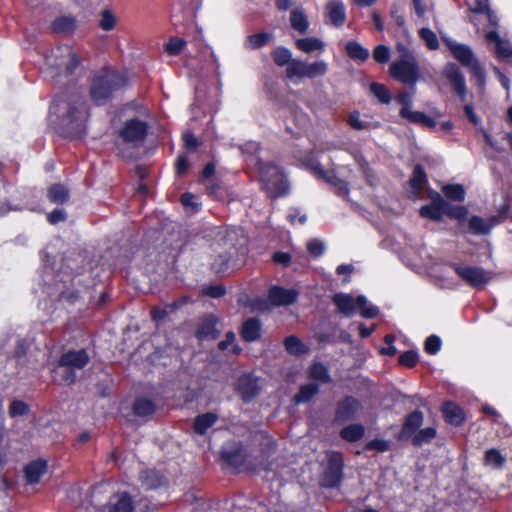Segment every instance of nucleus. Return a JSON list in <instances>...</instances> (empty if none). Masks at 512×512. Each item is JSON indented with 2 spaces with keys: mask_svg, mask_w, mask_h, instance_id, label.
I'll return each instance as SVG.
<instances>
[{
  "mask_svg": "<svg viewBox=\"0 0 512 512\" xmlns=\"http://www.w3.org/2000/svg\"><path fill=\"white\" fill-rule=\"evenodd\" d=\"M344 456L339 451H329L326 454V463L320 478V485L323 488H337L344 477Z\"/></svg>",
  "mask_w": 512,
  "mask_h": 512,
  "instance_id": "nucleus-7",
  "label": "nucleus"
},
{
  "mask_svg": "<svg viewBox=\"0 0 512 512\" xmlns=\"http://www.w3.org/2000/svg\"><path fill=\"white\" fill-rule=\"evenodd\" d=\"M308 376L310 379L322 384L332 382L328 368L321 362H315L309 367Z\"/></svg>",
  "mask_w": 512,
  "mask_h": 512,
  "instance_id": "nucleus-37",
  "label": "nucleus"
},
{
  "mask_svg": "<svg viewBox=\"0 0 512 512\" xmlns=\"http://www.w3.org/2000/svg\"><path fill=\"white\" fill-rule=\"evenodd\" d=\"M390 76L405 85L414 86L421 78L417 60L397 59L389 67Z\"/></svg>",
  "mask_w": 512,
  "mask_h": 512,
  "instance_id": "nucleus-8",
  "label": "nucleus"
},
{
  "mask_svg": "<svg viewBox=\"0 0 512 512\" xmlns=\"http://www.w3.org/2000/svg\"><path fill=\"white\" fill-rule=\"evenodd\" d=\"M190 163L186 155H180L177 157L175 163V173L178 177H183L187 174Z\"/></svg>",
  "mask_w": 512,
  "mask_h": 512,
  "instance_id": "nucleus-60",
  "label": "nucleus"
},
{
  "mask_svg": "<svg viewBox=\"0 0 512 512\" xmlns=\"http://www.w3.org/2000/svg\"><path fill=\"white\" fill-rule=\"evenodd\" d=\"M372 56L378 64H386L391 57L390 48L385 44H379L373 49Z\"/></svg>",
  "mask_w": 512,
  "mask_h": 512,
  "instance_id": "nucleus-51",
  "label": "nucleus"
},
{
  "mask_svg": "<svg viewBox=\"0 0 512 512\" xmlns=\"http://www.w3.org/2000/svg\"><path fill=\"white\" fill-rule=\"evenodd\" d=\"M262 326L258 317H249L242 322L239 335L247 343L258 341L262 336Z\"/></svg>",
  "mask_w": 512,
  "mask_h": 512,
  "instance_id": "nucleus-21",
  "label": "nucleus"
},
{
  "mask_svg": "<svg viewBox=\"0 0 512 512\" xmlns=\"http://www.w3.org/2000/svg\"><path fill=\"white\" fill-rule=\"evenodd\" d=\"M424 422V414L419 409L410 412L405 418L400 431L395 438L402 442L411 440L415 447L430 443L437 435L434 427L420 429Z\"/></svg>",
  "mask_w": 512,
  "mask_h": 512,
  "instance_id": "nucleus-6",
  "label": "nucleus"
},
{
  "mask_svg": "<svg viewBox=\"0 0 512 512\" xmlns=\"http://www.w3.org/2000/svg\"><path fill=\"white\" fill-rule=\"evenodd\" d=\"M117 24V18L110 9H104L100 13L98 26L101 30L109 32L112 31Z\"/></svg>",
  "mask_w": 512,
  "mask_h": 512,
  "instance_id": "nucleus-45",
  "label": "nucleus"
},
{
  "mask_svg": "<svg viewBox=\"0 0 512 512\" xmlns=\"http://www.w3.org/2000/svg\"><path fill=\"white\" fill-rule=\"evenodd\" d=\"M295 46L304 53H312L314 51L323 50L324 43L316 37H306L297 39Z\"/></svg>",
  "mask_w": 512,
  "mask_h": 512,
  "instance_id": "nucleus-41",
  "label": "nucleus"
},
{
  "mask_svg": "<svg viewBox=\"0 0 512 512\" xmlns=\"http://www.w3.org/2000/svg\"><path fill=\"white\" fill-rule=\"evenodd\" d=\"M419 37L425 42L428 49L437 50L439 48L438 37L430 28H421L419 30Z\"/></svg>",
  "mask_w": 512,
  "mask_h": 512,
  "instance_id": "nucleus-49",
  "label": "nucleus"
},
{
  "mask_svg": "<svg viewBox=\"0 0 512 512\" xmlns=\"http://www.w3.org/2000/svg\"><path fill=\"white\" fill-rule=\"evenodd\" d=\"M444 421L452 426L459 427L466 421L464 409L456 402L447 400L440 407Z\"/></svg>",
  "mask_w": 512,
  "mask_h": 512,
  "instance_id": "nucleus-18",
  "label": "nucleus"
},
{
  "mask_svg": "<svg viewBox=\"0 0 512 512\" xmlns=\"http://www.w3.org/2000/svg\"><path fill=\"white\" fill-rule=\"evenodd\" d=\"M332 302L336 305L338 311L344 315L350 316L355 311V299L350 294L336 293L332 297Z\"/></svg>",
  "mask_w": 512,
  "mask_h": 512,
  "instance_id": "nucleus-33",
  "label": "nucleus"
},
{
  "mask_svg": "<svg viewBox=\"0 0 512 512\" xmlns=\"http://www.w3.org/2000/svg\"><path fill=\"white\" fill-rule=\"evenodd\" d=\"M148 131L149 125L146 121L133 117L127 119L116 133L123 143L137 144L147 138Z\"/></svg>",
  "mask_w": 512,
  "mask_h": 512,
  "instance_id": "nucleus-9",
  "label": "nucleus"
},
{
  "mask_svg": "<svg viewBox=\"0 0 512 512\" xmlns=\"http://www.w3.org/2000/svg\"><path fill=\"white\" fill-rule=\"evenodd\" d=\"M55 380L67 386L73 385L77 380L76 371L69 367H58L54 371Z\"/></svg>",
  "mask_w": 512,
  "mask_h": 512,
  "instance_id": "nucleus-42",
  "label": "nucleus"
},
{
  "mask_svg": "<svg viewBox=\"0 0 512 512\" xmlns=\"http://www.w3.org/2000/svg\"><path fill=\"white\" fill-rule=\"evenodd\" d=\"M47 471V462L37 459L28 463L24 468L25 479L28 484H37Z\"/></svg>",
  "mask_w": 512,
  "mask_h": 512,
  "instance_id": "nucleus-25",
  "label": "nucleus"
},
{
  "mask_svg": "<svg viewBox=\"0 0 512 512\" xmlns=\"http://www.w3.org/2000/svg\"><path fill=\"white\" fill-rule=\"evenodd\" d=\"M500 223V216H490L488 219H483L481 216L472 215L469 219L466 218L462 230L459 227L458 229L462 234L488 235Z\"/></svg>",
  "mask_w": 512,
  "mask_h": 512,
  "instance_id": "nucleus-12",
  "label": "nucleus"
},
{
  "mask_svg": "<svg viewBox=\"0 0 512 512\" xmlns=\"http://www.w3.org/2000/svg\"><path fill=\"white\" fill-rule=\"evenodd\" d=\"M221 460L230 467L240 468L246 461V450L241 442H235L231 447L223 448Z\"/></svg>",
  "mask_w": 512,
  "mask_h": 512,
  "instance_id": "nucleus-19",
  "label": "nucleus"
},
{
  "mask_svg": "<svg viewBox=\"0 0 512 512\" xmlns=\"http://www.w3.org/2000/svg\"><path fill=\"white\" fill-rule=\"evenodd\" d=\"M271 57L277 67H286L285 77L293 82L304 78L323 77L328 72V64L323 60L305 62L292 57V52L285 46H277Z\"/></svg>",
  "mask_w": 512,
  "mask_h": 512,
  "instance_id": "nucleus-3",
  "label": "nucleus"
},
{
  "mask_svg": "<svg viewBox=\"0 0 512 512\" xmlns=\"http://www.w3.org/2000/svg\"><path fill=\"white\" fill-rule=\"evenodd\" d=\"M495 55L497 58L501 60L510 59L512 58V47L509 45L508 42L501 40L495 46Z\"/></svg>",
  "mask_w": 512,
  "mask_h": 512,
  "instance_id": "nucleus-58",
  "label": "nucleus"
},
{
  "mask_svg": "<svg viewBox=\"0 0 512 512\" xmlns=\"http://www.w3.org/2000/svg\"><path fill=\"white\" fill-rule=\"evenodd\" d=\"M273 40V34L270 32H259L250 34L246 37L245 47L249 50L261 49Z\"/></svg>",
  "mask_w": 512,
  "mask_h": 512,
  "instance_id": "nucleus-36",
  "label": "nucleus"
},
{
  "mask_svg": "<svg viewBox=\"0 0 512 512\" xmlns=\"http://www.w3.org/2000/svg\"><path fill=\"white\" fill-rule=\"evenodd\" d=\"M449 267L470 287L483 288L491 279L489 272L477 266H464L451 262Z\"/></svg>",
  "mask_w": 512,
  "mask_h": 512,
  "instance_id": "nucleus-10",
  "label": "nucleus"
},
{
  "mask_svg": "<svg viewBox=\"0 0 512 512\" xmlns=\"http://www.w3.org/2000/svg\"><path fill=\"white\" fill-rule=\"evenodd\" d=\"M177 308L178 304L176 302H172L165 307L155 306L151 309L150 312L151 319L156 323H160L168 316L170 312L175 311Z\"/></svg>",
  "mask_w": 512,
  "mask_h": 512,
  "instance_id": "nucleus-47",
  "label": "nucleus"
},
{
  "mask_svg": "<svg viewBox=\"0 0 512 512\" xmlns=\"http://www.w3.org/2000/svg\"><path fill=\"white\" fill-rule=\"evenodd\" d=\"M236 392L244 402L252 401L260 392L257 379L250 374L240 376L237 381Z\"/></svg>",
  "mask_w": 512,
  "mask_h": 512,
  "instance_id": "nucleus-20",
  "label": "nucleus"
},
{
  "mask_svg": "<svg viewBox=\"0 0 512 512\" xmlns=\"http://www.w3.org/2000/svg\"><path fill=\"white\" fill-rule=\"evenodd\" d=\"M370 91L381 103L389 104L391 102V94L384 84L373 82L370 84Z\"/></svg>",
  "mask_w": 512,
  "mask_h": 512,
  "instance_id": "nucleus-48",
  "label": "nucleus"
},
{
  "mask_svg": "<svg viewBox=\"0 0 512 512\" xmlns=\"http://www.w3.org/2000/svg\"><path fill=\"white\" fill-rule=\"evenodd\" d=\"M441 191L447 201L463 202L466 197V191L462 184H445Z\"/></svg>",
  "mask_w": 512,
  "mask_h": 512,
  "instance_id": "nucleus-38",
  "label": "nucleus"
},
{
  "mask_svg": "<svg viewBox=\"0 0 512 512\" xmlns=\"http://www.w3.org/2000/svg\"><path fill=\"white\" fill-rule=\"evenodd\" d=\"M428 184V175L421 164H416L409 179V186L415 195H419Z\"/></svg>",
  "mask_w": 512,
  "mask_h": 512,
  "instance_id": "nucleus-27",
  "label": "nucleus"
},
{
  "mask_svg": "<svg viewBox=\"0 0 512 512\" xmlns=\"http://www.w3.org/2000/svg\"><path fill=\"white\" fill-rule=\"evenodd\" d=\"M399 116L412 124H419L430 129H434L436 127V121L421 111H412L411 109L401 108Z\"/></svg>",
  "mask_w": 512,
  "mask_h": 512,
  "instance_id": "nucleus-23",
  "label": "nucleus"
},
{
  "mask_svg": "<svg viewBox=\"0 0 512 512\" xmlns=\"http://www.w3.org/2000/svg\"><path fill=\"white\" fill-rule=\"evenodd\" d=\"M390 448H391V446H390V442L388 440L379 439V438L372 439L364 445V450L376 451V452H380V453L387 452L390 450Z\"/></svg>",
  "mask_w": 512,
  "mask_h": 512,
  "instance_id": "nucleus-53",
  "label": "nucleus"
},
{
  "mask_svg": "<svg viewBox=\"0 0 512 512\" xmlns=\"http://www.w3.org/2000/svg\"><path fill=\"white\" fill-rule=\"evenodd\" d=\"M218 322L219 319L216 315L212 313L204 315L196 328V339L199 341L216 340L220 336V331L217 328Z\"/></svg>",
  "mask_w": 512,
  "mask_h": 512,
  "instance_id": "nucleus-16",
  "label": "nucleus"
},
{
  "mask_svg": "<svg viewBox=\"0 0 512 512\" xmlns=\"http://www.w3.org/2000/svg\"><path fill=\"white\" fill-rule=\"evenodd\" d=\"M442 75L450 83L453 92L460 100L465 101L467 87L465 77L460 67L456 63L448 62L443 68Z\"/></svg>",
  "mask_w": 512,
  "mask_h": 512,
  "instance_id": "nucleus-13",
  "label": "nucleus"
},
{
  "mask_svg": "<svg viewBox=\"0 0 512 512\" xmlns=\"http://www.w3.org/2000/svg\"><path fill=\"white\" fill-rule=\"evenodd\" d=\"M133 415L139 418H146L156 412V404L153 400L140 396L136 397L132 404Z\"/></svg>",
  "mask_w": 512,
  "mask_h": 512,
  "instance_id": "nucleus-29",
  "label": "nucleus"
},
{
  "mask_svg": "<svg viewBox=\"0 0 512 512\" xmlns=\"http://www.w3.org/2000/svg\"><path fill=\"white\" fill-rule=\"evenodd\" d=\"M319 390V385L316 383L301 385L298 393L293 396L294 404L299 405L310 402L319 393Z\"/></svg>",
  "mask_w": 512,
  "mask_h": 512,
  "instance_id": "nucleus-35",
  "label": "nucleus"
},
{
  "mask_svg": "<svg viewBox=\"0 0 512 512\" xmlns=\"http://www.w3.org/2000/svg\"><path fill=\"white\" fill-rule=\"evenodd\" d=\"M128 84L129 78L125 72L106 66L92 75L89 83V97L94 105L105 106Z\"/></svg>",
  "mask_w": 512,
  "mask_h": 512,
  "instance_id": "nucleus-2",
  "label": "nucleus"
},
{
  "mask_svg": "<svg viewBox=\"0 0 512 512\" xmlns=\"http://www.w3.org/2000/svg\"><path fill=\"white\" fill-rule=\"evenodd\" d=\"M186 45V41L179 37H171L169 42L165 45V51L169 55L176 56L180 54Z\"/></svg>",
  "mask_w": 512,
  "mask_h": 512,
  "instance_id": "nucleus-56",
  "label": "nucleus"
},
{
  "mask_svg": "<svg viewBox=\"0 0 512 512\" xmlns=\"http://www.w3.org/2000/svg\"><path fill=\"white\" fill-rule=\"evenodd\" d=\"M428 197L430 203L421 206L419 209V215L422 218L441 222L443 217L446 216L450 220H455L457 227L462 230V226L469 214V210L465 205L452 204L436 190H430Z\"/></svg>",
  "mask_w": 512,
  "mask_h": 512,
  "instance_id": "nucleus-4",
  "label": "nucleus"
},
{
  "mask_svg": "<svg viewBox=\"0 0 512 512\" xmlns=\"http://www.w3.org/2000/svg\"><path fill=\"white\" fill-rule=\"evenodd\" d=\"M348 123L351 126V128L358 131L365 130L368 127V125L360 119V114L358 111H353L352 113H350L348 117Z\"/></svg>",
  "mask_w": 512,
  "mask_h": 512,
  "instance_id": "nucleus-63",
  "label": "nucleus"
},
{
  "mask_svg": "<svg viewBox=\"0 0 512 512\" xmlns=\"http://www.w3.org/2000/svg\"><path fill=\"white\" fill-rule=\"evenodd\" d=\"M365 435V427L361 423H352L343 427L339 436L346 442L355 443L361 440Z\"/></svg>",
  "mask_w": 512,
  "mask_h": 512,
  "instance_id": "nucleus-32",
  "label": "nucleus"
},
{
  "mask_svg": "<svg viewBox=\"0 0 512 512\" xmlns=\"http://www.w3.org/2000/svg\"><path fill=\"white\" fill-rule=\"evenodd\" d=\"M255 167L261 189L271 199L286 197L290 194V182L284 169L272 161L258 159Z\"/></svg>",
  "mask_w": 512,
  "mask_h": 512,
  "instance_id": "nucleus-5",
  "label": "nucleus"
},
{
  "mask_svg": "<svg viewBox=\"0 0 512 512\" xmlns=\"http://www.w3.org/2000/svg\"><path fill=\"white\" fill-rule=\"evenodd\" d=\"M290 24L291 27L300 34H305L309 28V21L306 14L303 10L298 8L290 12Z\"/></svg>",
  "mask_w": 512,
  "mask_h": 512,
  "instance_id": "nucleus-39",
  "label": "nucleus"
},
{
  "mask_svg": "<svg viewBox=\"0 0 512 512\" xmlns=\"http://www.w3.org/2000/svg\"><path fill=\"white\" fill-rule=\"evenodd\" d=\"M469 11L474 14H484L489 11V0H473L472 4H469Z\"/></svg>",
  "mask_w": 512,
  "mask_h": 512,
  "instance_id": "nucleus-61",
  "label": "nucleus"
},
{
  "mask_svg": "<svg viewBox=\"0 0 512 512\" xmlns=\"http://www.w3.org/2000/svg\"><path fill=\"white\" fill-rule=\"evenodd\" d=\"M90 362V355L85 348L69 349L58 358V367H69L73 370H82Z\"/></svg>",
  "mask_w": 512,
  "mask_h": 512,
  "instance_id": "nucleus-14",
  "label": "nucleus"
},
{
  "mask_svg": "<svg viewBox=\"0 0 512 512\" xmlns=\"http://www.w3.org/2000/svg\"><path fill=\"white\" fill-rule=\"evenodd\" d=\"M445 44L452 56L466 68H470L478 59L473 50L466 44L457 43L452 40H446Z\"/></svg>",
  "mask_w": 512,
  "mask_h": 512,
  "instance_id": "nucleus-17",
  "label": "nucleus"
},
{
  "mask_svg": "<svg viewBox=\"0 0 512 512\" xmlns=\"http://www.w3.org/2000/svg\"><path fill=\"white\" fill-rule=\"evenodd\" d=\"M345 53L350 59L360 62L367 61L370 55L369 50L356 40H351L346 43Z\"/></svg>",
  "mask_w": 512,
  "mask_h": 512,
  "instance_id": "nucleus-34",
  "label": "nucleus"
},
{
  "mask_svg": "<svg viewBox=\"0 0 512 512\" xmlns=\"http://www.w3.org/2000/svg\"><path fill=\"white\" fill-rule=\"evenodd\" d=\"M67 220V214L64 210L62 209H54L52 210L48 215H47V221L51 224V225H56L60 222H64Z\"/></svg>",
  "mask_w": 512,
  "mask_h": 512,
  "instance_id": "nucleus-62",
  "label": "nucleus"
},
{
  "mask_svg": "<svg viewBox=\"0 0 512 512\" xmlns=\"http://www.w3.org/2000/svg\"><path fill=\"white\" fill-rule=\"evenodd\" d=\"M419 362V355L416 350H407L400 354L398 363L406 368H414Z\"/></svg>",
  "mask_w": 512,
  "mask_h": 512,
  "instance_id": "nucleus-50",
  "label": "nucleus"
},
{
  "mask_svg": "<svg viewBox=\"0 0 512 512\" xmlns=\"http://www.w3.org/2000/svg\"><path fill=\"white\" fill-rule=\"evenodd\" d=\"M47 199L56 205H63L70 199L69 189L62 183L51 184L46 193Z\"/></svg>",
  "mask_w": 512,
  "mask_h": 512,
  "instance_id": "nucleus-28",
  "label": "nucleus"
},
{
  "mask_svg": "<svg viewBox=\"0 0 512 512\" xmlns=\"http://www.w3.org/2000/svg\"><path fill=\"white\" fill-rule=\"evenodd\" d=\"M360 309V314L364 318L373 319L378 316L379 309L377 306H367V299L363 295H359L355 299V309Z\"/></svg>",
  "mask_w": 512,
  "mask_h": 512,
  "instance_id": "nucleus-43",
  "label": "nucleus"
},
{
  "mask_svg": "<svg viewBox=\"0 0 512 512\" xmlns=\"http://www.w3.org/2000/svg\"><path fill=\"white\" fill-rule=\"evenodd\" d=\"M283 343L286 351L291 355L299 356L306 352L303 342L295 335L287 336Z\"/></svg>",
  "mask_w": 512,
  "mask_h": 512,
  "instance_id": "nucleus-44",
  "label": "nucleus"
},
{
  "mask_svg": "<svg viewBox=\"0 0 512 512\" xmlns=\"http://www.w3.org/2000/svg\"><path fill=\"white\" fill-rule=\"evenodd\" d=\"M230 257L225 254L218 255L211 264V270L215 274H224L229 269Z\"/></svg>",
  "mask_w": 512,
  "mask_h": 512,
  "instance_id": "nucleus-54",
  "label": "nucleus"
},
{
  "mask_svg": "<svg viewBox=\"0 0 512 512\" xmlns=\"http://www.w3.org/2000/svg\"><path fill=\"white\" fill-rule=\"evenodd\" d=\"M116 499L108 505V512H133L134 503L128 492L117 493L114 495Z\"/></svg>",
  "mask_w": 512,
  "mask_h": 512,
  "instance_id": "nucleus-31",
  "label": "nucleus"
},
{
  "mask_svg": "<svg viewBox=\"0 0 512 512\" xmlns=\"http://www.w3.org/2000/svg\"><path fill=\"white\" fill-rule=\"evenodd\" d=\"M50 115L57 119L56 131L65 139H82L87 135L90 106L77 88L66 89L54 96Z\"/></svg>",
  "mask_w": 512,
  "mask_h": 512,
  "instance_id": "nucleus-1",
  "label": "nucleus"
},
{
  "mask_svg": "<svg viewBox=\"0 0 512 512\" xmlns=\"http://www.w3.org/2000/svg\"><path fill=\"white\" fill-rule=\"evenodd\" d=\"M226 294V287L223 284L208 285L203 287L202 295L218 299Z\"/></svg>",
  "mask_w": 512,
  "mask_h": 512,
  "instance_id": "nucleus-57",
  "label": "nucleus"
},
{
  "mask_svg": "<svg viewBox=\"0 0 512 512\" xmlns=\"http://www.w3.org/2000/svg\"><path fill=\"white\" fill-rule=\"evenodd\" d=\"M506 463V458L496 448H490L485 451L483 464L495 469H502Z\"/></svg>",
  "mask_w": 512,
  "mask_h": 512,
  "instance_id": "nucleus-40",
  "label": "nucleus"
},
{
  "mask_svg": "<svg viewBox=\"0 0 512 512\" xmlns=\"http://www.w3.org/2000/svg\"><path fill=\"white\" fill-rule=\"evenodd\" d=\"M328 17L335 27H341L346 21L345 6L340 0H331L327 4Z\"/></svg>",
  "mask_w": 512,
  "mask_h": 512,
  "instance_id": "nucleus-30",
  "label": "nucleus"
},
{
  "mask_svg": "<svg viewBox=\"0 0 512 512\" xmlns=\"http://www.w3.org/2000/svg\"><path fill=\"white\" fill-rule=\"evenodd\" d=\"M78 21L73 15H61L50 24L51 32L59 35H70L76 31Z\"/></svg>",
  "mask_w": 512,
  "mask_h": 512,
  "instance_id": "nucleus-22",
  "label": "nucleus"
},
{
  "mask_svg": "<svg viewBox=\"0 0 512 512\" xmlns=\"http://www.w3.org/2000/svg\"><path fill=\"white\" fill-rule=\"evenodd\" d=\"M307 251L313 257H320L325 251L324 243L318 239H313L307 243Z\"/></svg>",
  "mask_w": 512,
  "mask_h": 512,
  "instance_id": "nucleus-59",
  "label": "nucleus"
},
{
  "mask_svg": "<svg viewBox=\"0 0 512 512\" xmlns=\"http://www.w3.org/2000/svg\"><path fill=\"white\" fill-rule=\"evenodd\" d=\"M362 404L360 400L351 395H346L337 401L334 411L335 423H346L358 418Z\"/></svg>",
  "mask_w": 512,
  "mask_h": 512,
  "instance_id": "nucleus-11",
  "label": "nucleus"
},
{
  "mask_svg": "<svg viewBox=\"0 0 512 512\" xmlns=\"http://www.w3.org/2000/svg\"><path fill=\"white\" fill-rule=\"evenodd\" d=\"M468 70L478 89L484 90L486 86V72L480 62L477 61Z\"/></svg>",
  "mask_w": 512,
  "mask_h": 512,
  "instance_id": "nucleus-46",
  "label": "nucleus"
},
{
  "mask_svg": "<svg viewBox=\"0 0 512 512\" xmlns=\"http://www.w3.org/2000/svg\"><path fill=\"white\" fill-rule=\"evenodd\" d=\"M139 480L147 490H155L166 484L165 476L155 469H147L140 473Z\"/></svg>",
  "mask_w": 512,
  "mask_h": 512,
  "instance_id": "nucleus-24",
  "label": "nucleus"
},
{
  "mask_svg": "<svg viewBox=\"0 0 512 512\" xmlns=\"http://www.w3.org/2000/svg\"><path fill=\"white\" fill-rule=\"evenodd\" d=\"M299 293L295 289H288L281 286H271L268 289V298L272 307L288 306L295 303Z\"/></svg>",
  "mask_w": 512,
  "mask_h": 512,
  "instance_id": "nucleus-15",
  "label": "nucleus"
},
{
  "mask_svg": "<svg viewBox=\"0 0 512 512\" xmlns=\"http://www.w3.org/2000/svg\"><path fill=\"white\" fill-rule=\"evenodd\" d=\"M442 346L441 338L437 335H430L424 342V350L429 355L437 354Z\"/></svg>",
  "mask_w": 512,
  "mask_h": 512,
  "instance_id": "nucleus-55",
  "label": "nucleus"
},
{
  "mask_svg": "<svg viewBox=\"0 0 512 512\" xmlns=\"http://www.w3.org/2000/svg\"><path fill=\"white\" fill-rule=\"evenodd\" d=\"M219 417L215 412H206L197 415L192 424L193 432L197 435H205L212 426L218 421Z\"/></svg>",
  "mask_w": 512,
  "mask_h": 512,
  "instance_id": "nucleus-26",
  "label": "nucleus"
},
{
  "mask_svg": "<svg viewBox=\"0 0 512 512\" xmlns=\"http://www.w3.org/2000/svg\"><path fill=\"white\" fill-rule=\"evenodd\" d=\"M207 194L214 199L224 198V188L222 183L214 182L207 187Z\"/></svg>",
  "mask_w": 512,
  "mask_h": 512,
  "instance_id": "nucleus-64",
  "label": "nucleus"
},
{
  "mask_svg": "<svg viewBox=\"0 0 512 512\" xmlns=\"http://www.w3.org/2000/svg\"><path fill=\"white\" fill-rule=\"evenodd\" d=\"M29 411V405L22 400L15 399L9 405V415L12 418L27 415Z\"/></svg>",
  "mask_w": 512,
  "mask_h": 512,
  "instance_id": "nucleus-52",
  "label": "nucleus"
}]
</instances>
